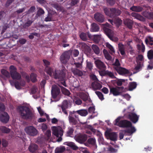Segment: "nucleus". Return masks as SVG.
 Wrapping results in <instances>:
<instances>
[{"instance_id":"nucleus-1","label":"nucleus","mask_w":153,"mask_h":153,"mask_svg":"<svg viewBox=\"0 0 153 153\" xmlns=\"http://www.w3.org/2000/svg\"><path fill=\"white\" fill-rule=\"evenodd\" d=\"M122 117H118L114 122V124L115 126H117L120 128H131L124 130V133L132 134L135 132L136 130L134 126H132L131 123L127 120H120Z\"/></svg>"},{"instance_id":"nucleus-2","label":"nucleus","mask_w":153,"mask_h":153,"mask_svg":"<svg viewBox=\"0 0 153 153\" xmlns=\"http://www.w3.org/2000/svg\"><path fill=\"white\" fill-rule=\"evenodd\" d=\"M17 110L20 116L23 119L32 120L34 116L32 111L26 106H19L17 107Z\"/></svg>"},{"instance_id":"nucleus-3","label":"nucleus","mask_w":153,"mask_h":153,"mask_svg":"<svg viewBox=\"0 0 153 153\" xmlns=\"http://www.w3.org/2000/svg\"><path fill=\"white\" fill-rule=\"evenodd\" d=\"M103 10L106 15L112 18L120 16L122 13L120 10L115 7L110 8L109 10L107 7H103Z\"/></svg>"},{"instance_id":"nucleus-4","label":"nucleus","mask_w":153,"mask_h":153,"mask_svg":"<svg viewBox=\"0 0 153 153\" xmlns=\"http://www.w3.org/2000/svg\"><path fill=\"white\" fill-rule=\"evenodd\" d=\"M10 75L13 79L19 80L21 78L20 74L17 72L16 68L13 65H10L9 68Z\"/></svg>"},{"instance_id":"nucleus-5","label":"nucleus","mask_w":153,"mask_h":153,"mask_svg":"<svg viewBox=\"0 0 153 153\" xmlns=\"http://www.w3.org/2000/svg\"><path fill=\"white\" fill-rule=\"evenodd\" d=\"M65 70L64 69L61 70H56L53 73L54 78L63 81L65 79Z\"/></svg>"},{"instance_id":"nucleus-6","label":"nucleus","mask_w":153,"mask_h":153,"mask_svg":"<svg viewBox=\"0 0 153 153\" xmlns=\"http://www.w3.org/2000/svg\"><path fill=\"white\" fill-rule=\"evenodd\" d=\"M68 118L69 122L74 125H76L79 120V115L76 111H70Z\"/></svg>"},{"instance_id":"nucleus-7","label":"nucleus","mask_w":153,"mask_h":153,"mask_svg":"<svg viewBox=\"0 0 153 153\" xmlns=\"http://www.w3.org/2000/svg\"><path fill=\"white\" fill-rule=\"evenodd\" d=\"M103 30L105 34L111 40L115 42H117L118 41V38L114 37L113 36V32L111 29L104 27L103 28Z\"/></svg>"},{"instance_id":"nucleus-8","label":"nucleus","mask_w":153,"mask_h":153,"mask_svg":"<svg viewBox=\"0 0 153 153\" xmlns=\"http://www.w3.org/2000/svg\"><path fill=\"white\" fill-rule=\"evenodd\" d=\"M25 130L26 133L30 136H35L38 133L37 129L32 126L27 127L25 128Z\"/></svg>"},{"instance_id":"nucleus-9","label":"nucleus","mask_w":153,"mask_h":153,"mask_svg":"<svg viewBox=\"0 0 153 153\" xmlns=\"http://www.w3.org/2000/svg\"><path fill=\"white\" fill-rule=\"evenodd\" d=\"M53 133L56 137H58L57 140L58 142H60L62 140L61 137L63 135V131L61 128H57L56 127L53 130Z\"/></svg>"},{"instance_id":"nucleus-10","label":"nucleus","mask_w":153,"mask_h":153,"mask_svg":"<svg viewBox=\"0 0 153 153\" xmlns=\"http://www.w3.org/2000/svg\"><path fill=\"white\" fill-rule=\"evenodd\" d=\"M127 117L134 123H136L138 121L139 116L135 113L132 112L128 113L126 114Z\"/></svg>"},{"instance_id":"nucleus-11","label":"nucleus","mask_w":153,"mask_h":153,"mask_svg":"<svg viewBox=\"0 0 153 153\" xmlns=\"http://www.w3.org/2000/svg\"><path fill=\"white\" fill-rule=\"evenodd\" d=\"M71 54L68 52H66L62 53L60 56V59L62 63L66 64L70 58Z\"/></svg>"},{"instance_id":"nucleus-12","label":"nucleus","mask_w":153,"mask_h":153,"mask_svg":"<svg viewBox=\"0 0 153 153\" xmlns=\"http://www.w3.org/2000/svg\"><path fill=\"white\" fill-rule=\"evenodd\" d=\"M114 69L120 75H124L129 73L128 70L122 67H116L114 68Z\"/></svg>"},{"instance_id":"nucleus-13","label":"nucleus","mask_w":153,"mask_h":153,"mask_svg":"<svg viewBox=\"0 0 153 153\" xmlns=\"http://www.w3.org/2000/svg\"><path fill=\"white\" fill-rule=\"evenodd\" d=\"M60 88L56 85H53L52 87L51 94L52 97L56 98L60 93Z\"/></svg>"},{"instance_id":"nucleus-14","label":"nucleus","mask_w":153,"mask_h":153,"mask_svg":"<svg viewBox=\"0 0 153 153\" xmlns=\"http://www.w3.org/2000/svg\"><path fill=\"white\" fill-rule=\"evenodd\" d=\"M10 117L6 112H2L0 113V120L3 123H6L9 120Z\"/></svg>"},{"instance_id":"nucleus-15","label":"nucleus","mask_w":153,"mask_h":153,"mask_svg":"<svg viewBox=\"0 0 153 153\" xmlns=\"http://www.w3.org/2000/svg\"><path fill=\"white\" fill-rule=\"evenodd\" d=\"M124 88L123 87H111L110 88V94H112L114 96H117L119 95L120 92L119 91V89H120L123 90Z\"/></svg>"},{"instance_id":"nucleus-16","label":"nucleus","mask_w":153,"mask_h":153,"mask_svg":"<svg viewBox=\"0 0 153 153\" xmlns=\"http://www.w3.org/2000/svg\"><path fill=\"white\" fill-rule=\"evenodd\" d=\"M69 102V101L67 100H65L63 101L61 105H58L59 107H61L62 111L66 115H68V113L67 111L66 110V109L68 108V104Z\"/></svg>"},{"instance_id":"nucleus-17","label":"nucleus","mask_w":153,"mask_h":153,"mask_svg":"<svg viewBox=\"0 0 153 153\" xmlns=\"http://www.w3.org/2000/svg\"><path fill=\"white\" fill-rule=\"evenodd\" d=\"M94 17L96 21L99 23H102L105 20L104 16L102 14L98 12L94 14Z\"/></svg>"},{"instance_id":"nucleus-18","label":"nucleus","mask_w":153,"mask_h":153,"mask_svg":"<svg viewBox=\"0 0 153 153\" xmlns=\"http://www.w3.org/2000/svg\"><path fill=\"white\" fill-rule=\"evenodd\" d=\"M105 135L111 140L115 141L117 140V134L116 132H106Z\"/></svg>"},{"instance_id":"nucleus-19","label":"nucleus","mask_w":153,"mask_h":153,"mask_svg":"<svg viewBox=\"0 0 153 153\" xmlns=\"http://www.w3.org/2000/svg\"><path fill=\"white\" fill-rule=\"evenodd\" d=\"M94 63L97 68L100 70H105L106 66L99 59H97L94 61Z\"/></svg>"},{"instance_id":"nucleus-20","label":"nucleus","mask_w":153,"mask_h":153,"mask_svg":"<svg viewBox=\"0 0 153 153\" xmlns=\"http://www.w3.org/2000/svg\"><path fill=\"white\" fill-rule=\"evenodd\" d=\"M88 36L89 38L92 39L94 42L96 43H98L101 39V36L99 35L92 36L90 33H88Z\"/></svg>"},{"instance_id":"nucleus-21","label":"nucleus","mask_w":153,"mask_h":153,"mask_svg":"<svg viewBox=\"0 0 153 153\" xmlns=\"http://www.w3.org/2000/svg\"><path fill=\"white\" fill-rule=\"evenodd\" d=\"M87 138V136L86 135H80L76 138V141L80 143H82L86 140Z\"/></svg>"},{"instance_id":"nucleus-22","label":"nucleus","mask_w":153,"mask_h":153,"mask_svg":"<svg viewBox=\"0 0 153 153\" xmlns=\"http://www.w3.org/2000/svg\"><path fill=\"white\" fill-rule=\"evenodd\" d=\"M98 81H94L91 83L92 87L94 90H100L102 87V85Z\"/></svg>"},{"instance_id":"nucleus-23","label":"nucleus","mask_w":153,"mask_h":153,"mask_svg":"<svg viewBox=\"0 0 153 153\" xmlns=\"http://www.w3.org/2000/svg\"><path fill=\"white\" fill-rule=\"evenodd\" d=\"M124 23L129 29H131L132 28L134 22L131 19H126L124 20Z\"/></svg>"},{"instance_id":"nucleus-24","label":"nucleus","mask_w":153,"mask_h":153,"mask_svg":"<svg viewBox=\"0 0 153 153\" xmlns=\"http://www.w3.org/2000/svg\"><path fill=\"white\" fill-rule=\"evenodd\" d=\"M71 71L75 75L81 76L83 75V73L81 71L79 70L76 68H72L71 70Z\"/></svg>"},{"instance_id":"nucleus-25","label":"nucleus","mask_w":153,"mask_h":153,"mask_svg":"<svg viewBox=\"0 0 153 153\" xmlns=\"http://www.w3.org/2000/svg\"><path fill=\"white\" fill-rule=\"evenodd\" d=\"M143 9V8L142 7L139 6H133L130 8L131 10L137 12H141L142 11Z\"/></svg>"},{"instance_id":"nucleus-26","label":"nucleus","mask_w":153,"mask_h":153,"mask_svg":"<svg viewBox=\"0 0 153 153\" xmlns=\"http://www.w3.org/2000/svg\"><path fill=\"white\" fill-rule=\"evenodd\" d=\"M119 50L120 51L121 54L122 55L125 54V47L124 45L121 43H120L118 44Z\"/></svg>"},{"instance_id":"nucleus-27","label":"nucleus","mask_w":153,"mask_h":153,"mask_svg":"<svg viewBox=\"0 0 153 153\" xmlns=\"http://www.w3.org/2000/svg\"><path fill=\"white\" fill-rule=\"evenodd\" d=\"M100 29L99 26L96 23H93L91 24L90 31L91 32H97L99 31Z\"/></svg>"},{"instance_id":"nucleus-28","label":"nucleus","mask_w":153,"mask_h":153,"mask_svg":"<svg viewBox=\"0 0 153 153\" xmlns=\"http://www.w3.org/2000/svg\"><path fill=\"white\" fill-rule=\"evenodd\" d=\"M78 114L82 116H85L88 114V112L87 110L85 109H81L76 111Z\"/></svg>"},{"instance_id":"nucleus-29","label":"nucleus","mask_w":153,"mask_h":153,"mask_svg":"<svg viewBox=\"0 0 153 153\" xmlns=\"http://www.w3.org/2000/svg\"><path fill=\"white\" fill-rule=\"evenodd\" d=\"M88 33H90L89 32H88L87 33H81L79 35L81 39L84 41H86L88 39Z\"/></svg>"},{"instance_id":"nucleus-30","label":"nucleus","mask_w":153,"mask_h":153,"mask_svg":"<svg viewBox=\"0 0 153 153\" xmlns=\"http://www.w3.org/2000/svg\"><path fill=\"white\" fill-rule=\"evenodd\" d=\"M45 72L50 76H52L53 73H54L53 69L52 68L49 66L45 67Z\"/></svg>"},{"instance_id":"nucleus-31","label":"nucleus","mask_w":153,"mask_h":153,"mask_svg":"<svg viewBox=\"0 0 153 153\" xmlns=\"http://www.w3.org/2000/svg\"><path fill=\"white\" fill-rule=\"evenodd\" d=\"M25 85V82L24 81L22 82V84L18 81H15L14 82V85L15 88L18 89L21 88V86H24Z\"/></svg>"},{"instance_id":"nucleus-32","label":"nucleus","mask_w":153,"mask_h":153,"mask_svg":"<svg viewBox=\"0 0 153 153\" xmlns=\"http://www.w3.org/2000/svg\"><path fill=\"white\" fill-rule=\"evenodd\" d=\"M38 146L35 144L30 145L29 148V151L31 152H34L38 149Z\"/></svg>"},{"instance_id":"nucleus-33","label":"nucleus","mask_w":153,"mask_h":153,"mask_svg":"<svg viewBox=\"0 0 153 153\" xmlns=\"http://www.w3.org/2000/svg\"><path fill=\"white\" fill-rule=\"evenodd\" d=\"M143 15L148 19H153V12H145L143 13Z\"/></svg>"},{"instance_id":"nucleus-34","label":"nucleus","mask_w":153,"mask_h":153,"mask_svg":"<svg viewBox=\"0 0 153 153\" xmlns=\"http://www.w3.org/2000/svg\"><path fill=\"white\" fill-rule=\"evenodd\" d=\"M65 150V148L64 146L57 147L55 150V153H62Z\"/></svg>"},{"instance_id":"nucleus-35","label":"nucleus","mask_w":153,"mask_h":153,"mask_svg":"<svg viewBox=\"0 0 153 153\" xmlns=\"http://www.w3.org/2000/svg\"><path fill=\"white\" fill-rule=\"evenodd\" d=\"M145 42L146 44L148 45H153V38L150 36H148L146 39Z\"/></svg>"},{"instance_id":"nucleus-36","label":"nucleus","mask_w":153,"mask_h":153,"mask_svg":"<svg viewBox=\"0 0 153 153\" xmlns=\"http://www.w3.org/2000/svg\"><path fill=\"white\" fill-rule=\"evenodd\" d=\"M137 84L136 82H130L129 85L128 89L130 91H131L135 89L137 86Z\"/></svg>"},{"instance_id":"nucleus-37","label":"nucleus","mask_w":153,"mask_h":153,"mask_svg":"<svg viewBox=\"0 0 153 153\" xmlns=\"http://www.w3.org/2000/svg\"><path fill=\"white\" fill-rule=\"evenodd\" d=\"M33 21L31 20L28 19L27 21L23 24L22 27L24 29H27L29 27L33 22Z\"/></svg>"},{"instance_id":"nucleus-38","label":"nucleus","mask_w":153,"mask_h":153,"mask_svg":"<svg viewBox=\"0 0 153 153\" xmlns=\"http://www.w3.org/2000/svg\"><path fill=\"white\" fill-rule=\"evenodd\" d=\"M91 48L95 54L98 55L100 53V49L97 45L93 44L92 45Z\"/></svg>"},{"instance_id":"nucleus-39","label":"nucleus","mask_w":153,"mask_h":153,"mask_svg":"<svg viewBox=\"0 0 153 153\" xmlns=\"http://www.w3.org/2000/svg\"><path fill=\"white\" fill-rule=\"evenodd\" d=\"M142 67V63H137V65L135 67L134 70L135 71H134V74H136L139 72L141 69Z\"/></svg>"},{"instance_id":"nucleus-40","label":"nucleus","mask_w":153,"mask_h":153,"mask_svg":"<svg viewBox=\"0 0 153 153\" xmlns=\"http://www.w3.org/2000/svg\"><path fill=\"white\" fill-rule=\"evenodd\" d=\"M59 86L60 87L62 92L63 94L68 96H69L70 95V93L68 90L67 89L62 86Z\"/></svg>"},{"instance_id":"nucleus-41","label":"nucleus","mask_w":153,"mask_h":153,"mask_svg":"<svg viewBox=\"0 0 153 153\" xmlns=\"http://www.w3.org/2000/svg\"><path fill=\"white\" fill-rule=\"evenodd\" d=\"M106 46L109 49V52L111 54L113 55L115 51L114 48L111 45L108 43H107L106 45Z\"/></svg>"},{"instance_id":"nucleus-42","label":"nucleus","mask_w":153,"mask_h":153,"mask_svg":"<svg viewBox=\"0 0 153 153\" xmlns=\"http://www.w3.org/2000/svg\"><path fill=\"white\" fill-rule=\"evenodd\" d=\"M1 72L2 74L5 77L7 78H9L10 77V73L7 70L2 69L1 71Z\"/></svg>"},{"instance_id":"nucleus-43","label":"nucleus","mask_w":153,"mask_h":153,"mask_svg":"<svg viewBox=\"0 0 153 153\" xmlns=\"http://www.w3.org/2000/svg\"><path fill=\"white\" fill-rule=\"evenodd\" d=\"M105 74L106 76H108L112 79L117 78L116 77L114 76L113 73L112 72L107 70L106 71Z\"/></svg>"},{"instance_id":"nucleus-44","label":"nucleus","mask_w":153,"mask_h":153,"mask_svg":"<svg viewBox=\"0 0 153 153\" xmlns=\"http://www.w3.org/2000/svg\"><path fill=\"white\" fill-rule=\"evenodd\" d=\"M68 146L70 147L72 149L74 150L78 149V147L76 146L75 144L72 142H70L68 143Z\"/></svg>"},{"instance_id":"nucleus-45","label":"nucleus","mask_w":153,"mask_h":153,"mask_svg":"<svg viewBox=\"0 0 153 153\" xmlns=\"http://www.w3.org/2000/svg\"><path fill=\"white\" fill-rule=\"evenodd\" d=\"M35 9L36 8L35 6H31L27 11L25 12V13L26 14L25 15H27L30 13H33Z\"/></svg>"},{"instance_id":"nucleus-46","label":"nucleus","mask_w":153,"mask_h":153,"mask_svg":"<svg viewBox=\"0 0 153 153\" xmlns=\"http://www.w3.org/2000/svg\"><path fill=\"white\" fill-rule=\"evenodd\" d=\"M147 56L149 60H152L153 59V50L151 49L148 51Z\"/></svg>"},{"instance_id":"nucleus-47","label":"nucleus","mask_w":153,"mask_h":153,"mask_svg":"<svg viewBox=\"0 0 153 153\" xmlns=\"http://www.w3.org/2000/svg\"><path fill=\"white\" fill-rule=\"evenodd\" d=\"M131 16L134 17L135 18L138 19L139 20H141L142 19H143V17L139 15L137 13H133L131 14Z\"/></svg>"},{"instance_id":"nucleus-48","label":"nucleus","mask_w":153,"mask_h":153,"mask_svg":"<svg viewBox=\"0 0 153 153\" xmlns=\"http://www.w3.org/2000/svg\"><path fill=\"white\" fill-rule=\"evenodd\" d=\"M137 48L139 51L141 50L143 52H144L145 50V46L143 43H141V45L137 44Z\"/></svg>"},{"instance_id":"nucleus-49","label":"nucleus","mask_w":153,"mask_h":153,"mask_svg":"<svg viewBox=\"0 0 153 153\" xmlns=\"http://www.w3.org/2000/svg\"><path fill=\"white\" fill-rule=\"evenodd\" d=\"M0 129L2 132L5 133H8L10 131V129L4 126L0 127Z\"/></svg>"},{"instance_id":"nucleus-50","label":"nucleus","mask_w":153,"mask_h":153,"mask_svg":"<svg viewBox=\"0 0 153 153\" xmlns=\"http://www.w3.org/2000/svg\"><path fill=\"white\" fill-rule=\"evenodd\" d=\"M127 79H117L116 83L117 86H121L122 85L123 83L124 82L126 81H127Z\"/></svg>"},{"instance_id":"nucleus-51","label":"nucleus","mask_w":153,"mask_h":153,"mask_svg":"<svg viewBox=\"0 0 153 153\" xmlns=\"http://www.w3.org/2000/svg\"><path fill=\"white\" fill-rule=\"evenodd\" d=\"M87 142L89 144L95 146L96 143V140L94 138H90L88 139Z\"/></svg>"},{"instance_id":"nucleus-52","label":"nucleus","mask_w":153,"mask_h":153,"mask_svg":"<svg viewBox=\"0 0 153 153\" xmlns=\"http://www.w3.org/2000/svg\"><path fill=\"white\" fill-rule=\"evenodd\" d=\"M30 78L32 82H35L37 81L36 75L34 73H31L30 75Z\"/></svg>"},{"instance_id":"nucleus-53","label":"nucleus","mask_w":153,"mask_h":153,"mask_svg":"<svg viewBox=\"0 0 153 153\" xmlns=\"http://www.w3.org/2000/svg\"><path fill=\"white\" fill-rule=\"evenodd\" d=\"M80 98L82 99L83 101H86L88 99V95L85 93H82L80 95Z\"/></svg>"},{"instance_id":"nucleus-54","label":"nucleus","mask_w":153,"mask_h":153,"mask_svg":"<svg viewBox=\"0 0 153 153\" xmlns=\"http://www.w3.org/2000/svg\"><path fill=\"white\" fill-rule=\"evenodd\" d=\"M143 55L142 54L139 55L136 57V62L137 63H142L141 62L143 60Z\"/></svg>"},{"instance_id":"nucleus-55","label":"nucleus","mask_w":153,"mask_h":153,"mask_svg":"<svg viewBox=\"0 0 153 153\" xmlns=\"http://www.w3.org/2000/svg\"><path fill=\"white\" fill-rule=\"evenodd\" d=\"M80 0H71L70 4L71 6H76L79 3Z\"/></svg>"},{"instance_id":"nucleus-56","label":"nucleus","mask_w":153,"mask_h":153,"mask_svg":"<svg viewBox=\"0 0 153 153\" xmlns=\"http://www.w3.org/2000/svg\"><path fill=\"white\" fill-rule=\"evenodd\" d=\"M95 93L101 100H102L104 99L103 95L101 92L99 91H96Z\"/></svg>"},{"instance_id":"nucleus-57","label":"nucleus","mask_w":153,"mask_h":153,"mask_svg":"<svg viewBox=\"0 0 153 153\" xmlns=\"http://www.w3.org/2000/svg\"><path fill=\"white\" fill-rule=\"evenodd\" d=\"M38 9V10L36 14L38 16H40L44 14L45 11L42 8L39 7Z\"/></svg>"},{"instance_id":"nucleus-58","label":"nucleus","mask_w":153,"mask_h":153,"mask_svg":"<svg viewBox=\"0 0 153 153\" xmlns=\"http://www.w3.org/2000/svg\"><path fill=\"white\" fill-rule=\"evenodd\" d=\"M52 6L57 10L61 11L62 10L60 6L58 4H53L52 5Z\"/></svg>"},{"instance_id":"nucleus-59","label":"nucleus","mask_w":153,"mask_h":153,"mask_svg":"<svg viewBox=\"0 0 153 153\" xmlns=\"http://www.w3.org/2000/svg\"><path fill=\"white\" fill-rule=\"evenodd\" d=\"M91 49L88 46H86L85 48V53L87 55H89L91 52Z\"/></svg>"},{"instance_id":"nucleus-60","label":"nucleus","mask_w":153,"mask_h":153,"mask_svg":"<svg viewBox=\"0 0 153 153\" xmlns=\"http://www.w3.org/2000/svg\"><path fill=\"white\" fill-rule=\"evenodd\" d=\"M113 65L114 66L113 68L117 67H120V63L119 60L117 59H116L115 62L113 64Z\"/></svg>"},{"instance_id":"nucleus-61","label":"nucleus","mask_w":153,"mask_h":153,"mask_svg":"<svg viewBox=\"0 0 153 153\" xmlns=\"http://www.w3.org/2000/svg\"><path fill=\"white\" fill-rule=\"evenodd\" d=\"M128 49L130 53L131 54L133 55V54L134 53V50L133 49V48L130 45L128 44Z\"/></svg>"},{"instance_id":"nucleus-62","label":"nucleus","mask_w":153,"mask_h":153,"mask_svg":"<svg viewBox=\"0 0 153 153\" xmlns=\"http://www.w3.org/2000/svg\"><path fill=\"white\" fill-rule=\"evenodd\" d=\"M82 101L79 98H76L74 101L75 103L77 105H80L82 103Z\"/></svg>"},{"instance_id":"nucleus-63","label":"nucleus","mask_w":153,"mask_h":153,"mask_svg":"<svg viewBox=\"0 0 153 153\" xmlns=\"http://www.w3.org/2000/svg\"><path fill=\"white\" fill-rule=\"evenodd\" d=\"M107 3L111 6L114 5L115 3V0H106Z\"/></svg>"},{"instance_id":"nucleus-64","label":"nucleus","mask_w":153,"mask_h":153,"mask_svg":"<svg viewBox=\"0 0 153 153\" xmlns=\"http://www.w3.org/2000/svg\"><path fill=\"white\" fill-rule=\"evenodd\" d=\"M86 66L89 70H91L92 68L93 65L91 62H87Z\"/></svg>"}]
</instances>
